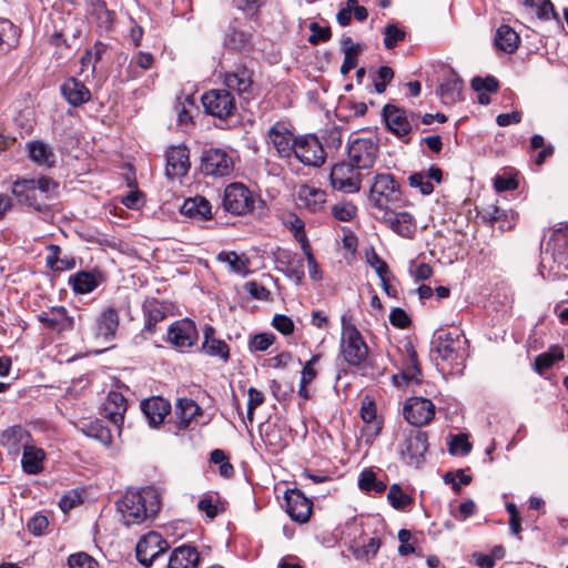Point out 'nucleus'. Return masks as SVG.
<instances>
[{
  "label": "nucleus",
  "instance_id": "obj_10",
  "mask_svg": "<svg viewBox=\"0 0 568 568\" xmlns=\"http://www.w3.org/2000/svg\"><path fill=\"white\" fill-rule=\"evenodd\" d=\"M351 163L335 164L329 174L331 184L335 190L344 193H355L361 189V174Z\"/></svg>",
  "mask_w": 568,
  "mask_h": 568
},
{
  "label": "nucleus",
  "instance_id": "obj_59",
  "mask_svg": "<svg viewBox=\"0 0 568 568\" xmlns=\"http://www.w3.org/2000/svg\"><path fill=\"white\" fill-rule=\"evenodd\" d=\"M535 11L537 17L541 20H549L551 18L556 20L559 19L550 0H538Z\"/></svg>",
  "mask_w": 568,
  "mask_h": 568
},
{
  "label": "nucleus",
  "instance_id": "obj_41",
  "mask_svg": "<svg viewBox=\"0 0 568 568\" xmlns=\"http://www.w3.org/2000/svg\"><path fill=\"white\" fill-rule=\"evenodd\" d=\"M217 260L220 262H225L230 266V270L233 273L240 274V275H246L248 271V258L244 255H239L235 252H221L217 255Z\"/></svg>",
  "mask_w": 568,
  "mask_h": 568
},
{
  "label": "nucleus",
  "instance_id": "obj_49",
  "mask_svg": "<svg viewBox=\"0 0 568 568\" xmlns=\"http://www.w3.org/2000/svg\"><path fill=\"white\" fill-rule=\"evenodd\" d=\"M70 568H97V560L87 552H77L68 558Z\"/></svg>",
  "mask_w": 568,
  "mask_h": 568
},
{
  "label": "nucleus",
  "instance_id": "obj_9",
  "mask_svg": "<svg viewBox=\"0 0 568 568\" xmlns=\"http://www.w3.org/2000/svg\"><path fill=\"white\" fill-rule=\"evenodd\" d=\"M168 549V541L160 534L150 531L138 541L135 555L143 566L150 567Z\"/></svg>",
  "mask_w": 568,
  "mask_h": 568
},
{
  "label": "nucleus",
  "instance_id": "obj_28",
  "mask_svg": "<svg viewBox=\"0 0 568 568\" xmlns=\"http://www.w3.org/2000/svg\"><path fill=\"white\" fill-rule=\"evenodd\" d=\"M29 158L37 165L50 169L53 168L57 162V156L52 148L43 141L36 140L30 141L27 144Z\"/></svg>",
  "mask_w": 568,
  "mask_h": 568
},
{
  "label": "nucleus",
  "instance_id": "obj_29",
  "mask_svg": "<svg viewBox=\"0 0 568 568\" xmlns=\"http://www.w3.org/2000/svg\"><path fill=\"white\" fill-rule=\"evenodd\" d=\"M142 410L153 426L161 424L170 413V403L162 397H152L141 403Z\"/></svg>",
  "mask_w": 568,
  "mask_h": 568
},
{
  "label": "nucleus",
  "instance_id": "obj_40",
  "mask_svg": "<svg viewBox=\"0 0 568 568\" xmlns=\"http://www.w3.org/2000/svg\"><path fill=\"white\" fill-rule=\"evenodd\" d=\"M462 90V80L450 77L440 84L438 93L445 104H453L460 100Z\"/></svg>",
  "mask_w": 568,
  "mask_h": 568
},
{
  "label": "nucleus",
  "instance_id": "obj_17",
  "mask_svg": "<svg viewBox=\"0 0 568 568\" xmlns=\"http://www.w3.org/2000/svg\"><path fill=\"white\" fill-rule=\"evenodd\" d=\"M253 72L244 67L237 65L233 70L225 72L223 78L224 85L230 90L235 91L240 97L248 99L253 95L254 82Z\"/></svg>",
  "mask_w": 568,
  "mask_h": 568
},
{
  "label": "nucleus",
  "instance_id": "obj_33",
  "mask_svg": "<svg viewBox=\"0 0 568 568\" xmlns=\"http://www.w3.org/2000/svg\"><path fill=\"white\" fill-rule=\"evenodd\" d=\"M181 213L199 221L212 217L211 204L203 196H195L185 200L181 206Z\"/></svg>",
  "mask_w": 568,
  "mask_h": 568
},
{
  "label": "nucleus",
  "instance_id": "obj_53",
  "mask_svg": "<svg viewBox=\"0 0 568 568\" xmlns=\"http://www.w3.org/2000/svg\"><path fill=\"white\" fill-rule=\"evenodd\" d=\"M405 32L395 24H388L385 29L384 45L393 49L398 42L403 41Z\"/></svg>",
  "mask_w": 568,
  "mask_h": 568
},
{
  "label": "nucleus",
  "instance_id": "obj_18",
  "mask_svg": "<svg viewBox=\"0 0 568 568\" xmlns=\"http://www.w3.org/2000/svg\"><path fill=\"white\" fill-rule=\"evenodd\" d=\"M166 166L165 174L169 179H181L190 170V151L183 145L170 146L165 153Z\"/></svg>",
  "mask_w": 568,
  "mask_h": 568
},
{
  "label": "nucleus",
  "instance_id": "obj_37",
  "mask_svg": "<svg viewBox=\"0 0 568 568\" xmlns=\"http://www.w3.org/2000/svg\"><path fill=\"white\" fill-rule=\"evenodd\" d=\"M119 327V313L113 307L105 308L97 322L98 335L105 338L114 336Z\"/></svg>",
  "mask_w": 568,
  "mask_h": 568
},
{
  "label": "nucleus",
  "instance_id": "obj_64",
  "mask_svg": "<svg viewBox=\"0 0 568 568\" xmlns=\"http://www.w3.org/2000/svg\"><path fill=\"white\" fill-rule=\"evenodd\" d=\"M88 435L99 439L100 442H102L105 445H109L111 443L110 430L106 429L99 422H97L95 424H91Z\"/></svg>",
  "mask_w": 568,
  "mask_h": 568
},
{
  "label": "nucleus",
  "instance_id": "obj_25",
  "mask_svg": "<svg viewBox=\"0 0 568 568\" xmlns=\"http://www.w3.org/2000/svg\"><path fill=\"white\" fill-rule=\"evenodd\" d=\"M104 416L119 429L124 420L126 399L119 392H110L103 405Z\"/></svg>",
  "mask_w": 568,
  "mask_h": 568
},
{
  "label": "nucleus",
  "instance_id": "obj_26",
  "mask_svg": "<svg viewBox=\"0 0 568 568\" xmlns=\"http://www.w3.org/2000/svg\"><path fill=\"white\" fill-rule=\"evenodd\" d=\"M39 321L58 332L69 331L74 326L73 318L68 315V311L63 306L52 307L49 312L40 314Z\"/></svg>",
  "mask_w": 568,
  "mask_h": 568
},
{
  "label": "nucleus",
  "instance_id": "obj_36",
  "mask_svg": "<svg viewBox=\"0 0 568 568\" xmlns=\"http://www.w3.org/2000/svg\"><path fill=\"white\" fill-rule=\"evenodd\" d=\"M520 38L517 32L507 24H501L495 36L496 47L507 53H513L517 50Z\"/></svg>",
  "mask_w": 568,
  "mask_h": 568
},
{
  "label": "nucleus",
  "instance_id": "obj_38",
  "mask_svg": "<svg viewBox=\"0 0 568 568\" xmlns=\"http://www.w3.org/2000/svg\"><path fill=\"white\" fill-rule=\"evenodd\" d=\"M69 283L72 290L78 294L91 293L99 285L95 274L85 271L78 272L75 275L71 276Z\"/></svg>",
  "mask_w": 568,
  "mask_h": 568
},
{
  "label": "nucleus",
  "instance_id": "obj_15",
  "mask_svg": "<svg viewBox=\"0 0 568 568\" xmlns=\"http://www.w3.org/2000/svg\"><path fill=\"white\" fill-rule=\"evenodd\" d=\"M378 146L371 139H355L348 146V163L356 169H371L377 156Z\"/></svg>",
  "mask_w": 568,
  "mask_h": 568
},
{
  "label": "nucleus",
  "instance_id": "obj_14",
  "mask_svg": "<svg viewBox=\"0 0 568 568\" xmlns=\"http://www.w3.org/2000/svg\"><path fill=\"white\" fill-rule=\"evenodd\" d=\"M403 414L410 425L420 427L434 418L435 405L428 398L410 397L404 405Z\"/></svg>",
  "mask_w": 568,
  "mask_h": 568
},
{
  "label": "nucleus",
  "instance_id": "obj_3",
  "mask_svg": "<svg viewBox=\"0 0 568 568\" xmlns=\"http://www.w3.org/2000/svg\"><path fill=\"white\" fill-rule=\"evenodd\" d=\"M369 201L375 209L383 212L400 206V187L392 174L381 173L374 178V183L369 191Z\"/></svg>",
  "mask_w": 568,
  "mask_h": 568
},
{
  "label": "nucleus",
  "instance_id": "obj_56",
  "mask_svg": "<svg viewBox=\"0 0 568 568\" xmlns=\"http://www.w3.org/2000/svg\"><path fill=\"white\" fill-rule=\"evenodd\" d=\"M321 358L320 354H315L307 361L301 372V382L302 384H310L317 376V371L315 369V365L318 363Z\"/></svg>",
  "mask_w": 568,
  "mask_h": 568
},
{
  "label": "nucleus",
  "instance_id": "obj_34",
  "mask_svg": "<svg viewBox=\"0 0 568 568\" xmlns=\"http://www.w3.org/2000/svg\"><path fill=\"white\" fill-rule=\"evenodd\" d=\"M341 49L344 53V61L341 73L347 75L357 65V57L363 51V44L354 42L351 37L342 39Z\"/></svg>",
  "mask_w": 568,
  "mask_h": 568
},
{
  "label": "nucleus",
  "instance_id": "obj_12",
  "mask_svg": "<svg viewBox=\"0 0 568 568\" xmlns=\"http://www.w3.org/2000/svg\"><path fill=\"white\" fill-rule=\"evenodd\" d=\"M427 435L420 430H410L405 435L399 446V454L403 460L410 466H417L427 452Z\"/></svg>",
  "mask_w": 568,
  "mask_h": 568
},
{
  "label": "nucleus",
  "instance_id": "obj_16",
  "mask_svg": "<svg viewBox=\"0 0 568 568\" xmlns=\"http://www.w3.org/2000/svg\"><path fill=\"white\" fill-rule=\"evenodd\" d=\"M268 143L281 158H291L294 154L297 138L283 122H276L267 132Z\"/></svg>",
  "mask_w": 568,
  "mask_h": 568
},
{
  "label": "nucleus",
  "instance_id": "obj_7",
  "mask_svg": "<svg viewBox=\"0 0 568 568\" xmlns=\"http://www.w3.org/2000/svg\"><path fill=\"white\" fill-rule=\"evenodd\" d=\"M201 171L214 178L229 176L234 171V160L225 150L210 148L201 155Z\"/></svg>",
  "mask_w": 568,
  "mask_h": 568
},
{
  "label": "nucleus",
  "instance_id": "obj_2",
  "mask_svg": "<svg viewBox=\"0 0 568 568\" xmlns=\"http://www.w3.org/2000/svg\"><path fill=\"white\" fill-rule=\"evenodd\" d=\"M57 187L58 184L52 179L41 176L17 180L11 191L20 204L43 211L47 206L45 202L54 195Z\"/></svg>",
  "mask_w": 568,
  "mask_h": 568
},
{
  "label": "nucleus",
  "instance_id": "obj_47",
  "mask_svg": "<svg viewBox=\"0 0 568 568\" xmlns=\"http://www.w3.org/2000/svg\"><path fill=\"white\" fill-rule=\"evenodd\" d=\"M381 539L376 537H372L365 542L362 547L357 548L354 551V555L358 559H366L369 560L376 556L381 548Z\"/></svg>",
  "mask_w": 568,
  "mask_h": 568
},
{
  "label": "nucleus",
  "instance_id": "obj_50",
  "mask_svg": "<svg viewBox=\"0 0 568 568\" xmlns=\"http://www.w3.org/2000/svg\"><path fill=\"white\" fill-rule=\"evenodd\" d=\"M408 183L412 187L419 189L423 195H428L434 191V185L427 180L425 173H413L408 176Z\"/></svg>",
  "mask_w": 568,
  "mask_h": 568
},
{
  "label": "nucleus",
  "instance_id": "obj_43",
  "mask_svg": "<svg viewBox=\"0 0 568 568\" xmlns=\"http://www.w3.org/2000/svg\"><path fill=\"white\" fill-rule=\"evenodd\" d=\"M361 417L373 434L377 435L379 433L381 424L376 418V405L367 397L362 403Z\"/></svg>",
  "mask_w": 568,
  "mask_h": 568
},
{
  "label": "nucleus",
  "instance_id": "obj_45",
  "mask_svg": "<svg viewBox=\"0 0 568 568\" xmlns=\"http://www.w3.org/2000/svg\"><path fill=\"white\" fill-rule=\"evenodd\" d=\"M387 499L392 507L397 510H404L413 503V499L407 494H405L400 486L397 484H394L389 487Z\"/></svg>",
  "mask_w": 568,
  "mask_h": 568
},
{
  "label": "nucleus",
  "instance_id": "obj_20",
  "mask_svg": "<svg viewBox=\"0 0 568 568\" xmlns=\"http://www.w3.org/2000/svg\"><path fill=\"white\" fill-rule=\"evenodd\" d=\"M383 222L398 235L413 239L416 232V222L408 212H395L392 209L384 211Z\"/></svg>",
  "mask_w": 568,
  "mask_h": 568
},
{
  "label": "nucleus",
  "instance_id": "obj_62",
  "mask_svg": "<svg viewBox=\"0 0 568 568\" xmlns=\"http://www.w3.org/2000/svg\"><path fill=\"white\" fill-rule=\"evenodd\" d=\"M367 262L375 270L379 278L388 274L386 262L375 251L367 255Z\"/></svg>",
  "mask_w": 568,
  "mask_h": 568
},
{
  "label": "nucleus",
  "instance_id": "obj_22",
  "mask_svg": "<svg viewBox=\"0 0 568 568\" xmlns=\"http://www.w3.org/2000/svg\"><path fill=\"white\" fill-rule=\"evenodd\" d=\"M0 444L8 449L11 455H19L21 449L31 444L30 433L20 425L8 427L1 433Z\"/></svg>",
  "mask_w": 568,
  "mask_h": 568
},
{
  "label": "nucleus",
  "instance_id": "obj_54",
  "mask_svg": "<svg viewBox=\"0 0 568 568\" xmlns=\"http://www.w3.org/2000/svg\"><path fill=\"white\" fill-rule=\"evenodd\" d=\"M471 449V445L464 434L456 435L449 442V453L453 455H467Z\"/></svg>",
  "mask_w": 568,
  "mask_h": 568
},
{
  "label": "nucleus",
  "instance_id": "obj_57",
  "mask_svg": "<svg viewBox=\"0 0 568 568\" xmlns=\"http://www.w3.org/2000/svg\"><path fill=\"white\" fill-rule=\"evenodd\" d=\"M49 526L47 516L42 514H36L28 523V530L34 536H41L45 532Z\"/></svg>",
  "mask_w": 568,
  "mask_h": 568
},
{
  "label": "nucleus",
  "instance_id": "obj_24",
  "mask_svg": "<svg viewBox=\"0 0 568 568\" xmlns=\"http://www.w3.org/2000/svg\"><path fill=\"white\" fill-rule=\"evenodd\" d=\"M383 118L387 129L397 136L407 135L412 130V124L406 111L393 104H386L384 106Z\"/></svg>",
  "mask_w": 568,
  "mask_h": 568
},
{
  "label": "nucleus",
  "instance_id": "obj_5",
  "mask_svg": "<svg viewBox=\"0 0 568 568\" xmlns=\"http://www.w3.org/2000/svg\"><path fill=\"white\" fill-rule=\"evenodd\" d=\"M465 341L459 333L438 332L433 341L432 351L435 352L442 361L454 364L457 368L464 359Z\"/></svg>",
  "mask_w": 568,
  "mask_h": 568
},
{
  "label": "nucleus",
  "instance_id": "obj_13",
  "mask_svg": "<svg viewBox=\"0 0 568 568\" xmlns=\"http://www.w3.org/2000/svg\"><path fill=\"white\" fill-rule=\"evenodd\" d=\"M284 500L285 511L293 521L298 524L308 523L313 511V501L302 490L287 489L284 494Z\"/></svg>",
  "mask_w": 568,
  "mask_h": 568
},
{
  "label": "nucleus",
  "instance_id": "obj_1",
  "mask_svg": "<svg viewBox=\"0 0 568 568\" xmlns=\"http://www.w3.org/2000/svg\"><path fill=\"white\" fill-rule=\"evenodd\" d=\"M161 506L159 493L152 488L142 490H129L118 503V510L121 513L123 523L126 526L138 525L158 514Z\"/></svg>",
  "mask_w": 568,
  "mask_h": 568
},
{
  "label": "nucleus",
  "instance_id": "obj_11",
  "mask_svg": "<svg viewBox=\"0 0 568 568\" xmlns=\"http://www.w3.org/2000/svg\"><path fill=\"white\" fill-rule=\"evenodd\" d=\"M293 155L308 166H321L325 161L324 149L314 135L297 138Z\"/></svg>",
  "mask_w": 568,
  "mask_h": 568
},
{
  "label": "nucleus",
  "instance_id": "obj_52",
  "mask_svg": "<svg viewBox=\"0 0 568 568\" xmlns=\"http://www.w3.org/2000/svg\"><path fill=\"white\" fill-rule=\"evenodd\" d=\"M471 88L477 92L493 93L498 90V81L494 77H475L471 80Z\"/></svg>",
  "mask_w": 568,
  "mask_h": 568
},
{
  "label": "nucleus",
  "instance_id": "obj_19",
  "mask_svg": "<svg viewBox=\"0 0 568 568\" xmlns=\"http://www.w3.org/2000/svg\"><path fill=\"white\" fill-rule=\"evenodd\" d=\"M195 324L185 318L173 323L168 331V341L179 348H186L197 341Z\"/></svg>",
  "mask_w": 568,
  "mask_h": 568
},
{
  "label": "nucleus",
  "instance_id": "obj_27",
  "mask_svg": "<svg viewBox=\"0 0 568 568\" xmlns=\"http://www.w3.org/2000/svg\"><path fill=\"white\" fill-rule=\"evenodd\" d=\"M200 562V554L193 546L182 545L170 555L168 568H196Z\"/></svg>",
  "mask_w": 568,
  "mask_h": 568
},
{
  "label": "nucleus",
  "instance_id": "obj_32",
  "mask_svg": "<svg viewBox=\"0 0 568 568\" xmlns=\"http://www.w3.org/2000/svg\"><path fill=\"white\" fill-rule=\"evenodd\" d=\"M204 341L202 343V351L210 355L227 361L230 357V349L225 342L215 338V329L212 326H205L203 331Z\"/></svg>",
  "mask_w": 568,
  "mask_h": 568
},
{
  "label": "nucleus",
  "instance_id": "obj_4",
  "mask_svg": "<svg viewBox=\"0 0 568 568\" xmlns=\"http://www.w3.org/2000/svg\"><path fill=\"white\" fill-rule=\"evenodd\" d=\"M342 354L344 359L352 366L361 365L368 355V347L359 331L353 324L344 322L342 329Z\"/></svg>",
  "mask_w": 568,
  "mask_h": 568
},
{
  "label": "nucleus",
  "instance_id": "obj_35",
  "mask_svg": "<svg viewBox=\"0 0 568 568\" xmlns=\"http://www.w3.org/2000/svg\"><path fill=\"white\" fill-rule=\"evenodd\" d=\"M45 453L43 449L32 446H26L23 450L21 464L26 473L36 475L43 469V460Z\"/></svg>",
  "mask_w": 568,
  "mask_h": 568
},
{
  "label": "nucleus",
  "instance_id": "obj_42",
  "mask_svg": "<svg viewBox=\"0 0 568 568\" xmlns=\"http://www.w3.org/2000/svg\"><path fill=\"white\" fill-rule=\"evenodd\" d=\"M485 217L491 223H500L499 229L501 231H507L513 229L514 226V213L507 212L498 206H490L486 210Z\"/></svg>",
  "mask_w": 568,
  "mask_h": 568
},
{
  "label": "nucleus",
  "instance_id": "obj_46",
  "mask_svg": "<svg viewBox=\"0 0 568 568\" xmlns=\"http://www.w3.org/2000/svg\"><path fill=\"white\" fill-rule=\"evenodd\" d=\"M564 358V353L559 349L550 353H542L535 358V369L539 374L548 369L555 362Z\"/></svg>",
  "mask_w": 568,
  "mask_h": 568
},
{
  "label": "nucleus",
  "instance_id": "obj_31",
  "mask_svg": "<svg viewBox=\"0 0 568 568\" xmlns=\"http://www.w3.org/2000/svg\"><path fill=\"white\" fill-rule=\"evenodd\" d=\"M201 415V407L190 398H180L175 405L174 416L179 429H185L191 422Z\"/></svg>",
  "mask_w": 568,
  "mask_h": 568
},
{
  "label": "nucleus",
  "instance_id": "obj_58",
  "mask_svg": "<svg viewBox=\"0 0 568 568\" xmlns=\"http://www.w3.org/2000/svg\"><path fill=\"white\" fill-rule=\"evenodd\" d=\"M310 30H311L312 34L308 38V42L312 44H317L318 42H325L332 36L331 29L328 27H321L316 22L311 23Z\"/></svg>",
  "mask_w": 568,
  "mask_h": 568
},
{
  "label": "nucleus",
  "instance_id": "obj_30",
  "mask_svg": "<svg viewBox=\"0 0 568 568\" xmlns=\"http://www.w3.org/2000/svg\"><path fill=\"white\" fill-rule=\"evenodd\" d=\"M61 93L73 106L81 105L90 100V90L78 79L70 78L61 85Z\"/></svg>",
  "mask_w": 568,
  "mask_h": 568
},
{
  "label": "nucleus",
  "instance_id": "obj_44",
  "mask_svg": "<svg viewBox=\"0 0 568 568\" xmlns=\"http://www.w3.org/2000/svg\"><path fill=\"white\" fill-rule=\"evenodd\" d=\"M358 487L363 491H375L381 494L386 489V484L382 480H378L376 474L373 470L366 469L363 470L359 475Z\"/></svg>",
  "mask_w": 568,
  "mask_h": 568
},
{
  "label": "nucleus",
  "instance_id": "obj_21",
  "mask_svg": "<svg viewBox=\"0 0 568 568\" xmlns=\"http://www.w3.org/2000/svg\"><path fill=\"white\" fill-rule=\"evenodd\" d=\"M280 270L295 284H301L304 278V261L296 253L288 250H278L275 255Z\"/></svg>",
  "mask_w": 568,
  "mask_h": 568
},
{
  "label": "nucleus",
  "instance_id": "obj_63",
  "mask_svg": "<svg viewBox=\"0 0 568 568\" xmlns=\"http://www.w3.org/2000/svg\"><path fill=\"white\" fill-rule=\"evenodd\" d=\"M273 326L284 335H290L294 332V322L286 315L277 314L273 318Z\"/></svg>",
  "mask_w": 568,
  "mask_h": 568
},
{
  "label": "nucleus",
  "instance_id": "obj_39",
  "mask_svg": "<svg viewBox=\"0 0 568 568\" xmlns=\"http://www.w3.org/2000/svg\"><path fill=\"white\" fill-rule=\"evenodd\" d=\"M143 307L146 316L144 329L153 333L155 325L166 316V308L156 300L146 301Z\"/></svg>",
  "mask_w": 568,
  "mask_h": 568
},
{
  "label": "nucleus",
  "instance_id": "obj_60",
  "mask_svg": "<svg viewBox=\"0 0 568 568\" xmlns=\"http://www.w3.org/2000/svg\"><path fill=\"white\" fill-rule=\"evenodd\" d=\"M274 343V336L268 333L255 335L251 341V348L257 352L266 351Z\"/></svg>",
  "mask_w": 568,
  "mask_h": 568
},
{
  "label": "nucleus",
  "instance_id": "obj_61",
  "mask_svg": "<svg viewBox=\"0 0 568 568\" xmlns=\"http://www.w3.org/2000/svg\"><path fill=\"white\" fill-rule=\"evenodd\" d=\"M389 322L395 327L406 328L410 324V318L403 308L396 307L389 314Z\"/></svg>",
  "mask_w": 568,
  "mask_h": 568
},
{
  "label": "nucleus",
  "instance_id": "obj_23",
  "mask_svg": "<svg viewBox=\"0 0 568 568\" xmlns=\"http://www.w3.org/2000/svg\"><path fill=\"white\" fill-rule=\"evenodd\" d=\"M296 200L301 207L311 213L322 211L326 203V192L313 185H300L296 192Z\"/></svg>",
  "mask_w": 568,
  "mask_h": 568
},
{
  "label": "nucleus",
  "instance_id": "obj_48",
  "mask_svg": "<svg viewBox=\"0 0 568 568\" xmlns=\"http://www.w3.org/2000/svg\"><path fill=\"white\" fill-rule=\"evenodd\" d=\"M356 206L349 202H341L332 207L333 216L342 222H349L356 215Z\"/></svg>",
  "mask_w": 568,
  "mask_h": 568
},
{
  "label": "nucleus",
  "instance_id": "obj_55",
  "mask_svg": "<svg viewBox=\"0 0 568 568\" xmlns=\"http://www.w3.org/2000/svg\"><path fill=\"white\" fill-rule=\"evenodd\" d=\"M264 402V395L254 387L247 390V419L252 423L254 418V410Z\"/></svg>",
  "mask_w": 568,
  "mask_h": 568
},
{
  "label": "nucleus",
  "instance_id": "obj_6",
  "mask_svg": "<svg viewBox=\"0 0 568 568\" xmlns=\"http://www.w3.org/2000/svg\"><path fill=\"white\" fill-rule=\"evenodd\" d=\"M205 112L212 116L225 120L236 111V102L233 94L225 89H213L202 97Z\"/></svg>",
  "mask_w": 568,
  "mask_h": 568
},
{
  "label": "nucleus",
  "instance_id": "obj_51",
  "mask_svg": "<svg viewBox=\"0 0 568 568\" xmlns=\"http://www.w3.org/2000/svg\"><path fill=\"white\" fill-rule=\"evenodd\" d=\"M304 227V222L298 217H294V220L291 221L290 223V231L293 233L295 240L301 244V248L308 250L311 245L307 240Z\"/></svg>",
  "mask_w": 568,
  "mask_h": 568
},
{
  "label": "nucleus",
  "instance_id": "obj_8",
  "mask_svg": "<svg viewBox=\"0 0 568 568\" xmlns=\"http://www.w3.org/2000/svg\"><path fill=\"white\" fill-rule=\"evenodd\" d=\"M223 206L234 215H244L254 206L253 194L244 184L232 183L225 187Z\"/></svg>",
  "mask_w": 568,
  "mask_h": 568
}]
</instances>
